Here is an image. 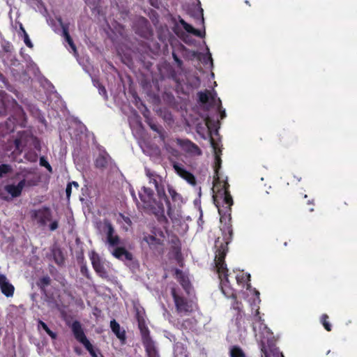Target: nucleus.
<instances>
[{
	"label": "nucleus",
	"instance_id": "obj_1",
	"mask_svg": "<svg viewBox=\"0 0 357 357\" xmlns=\"http://www.w3.org/2000/svg\"><path fill=\"white\" fill-rule=\"evenodd\" d=\"M96 229L100 234L105 236L104 243L114 257L125 263L131 261L133 259L132 254L121 245V238L108 219L97 222Z\"/></svg>",
	"mask_w": 357,
	"mask_h": 357
},
{
	"label": "nucleus",
	"instance_id": "obj_2",
	"mask_svg": "<svg viewBox=\"0 0 357 357\" xmlns=\"http://www.w3.org/2000/svg\"><path fill=\"white\" fill-rule=\"evenodd\" d=\"M227 250L226 246H223L222 243H221L220 248L216 251L215 264L220 280V286L222 293L228 298H234V292L228 284L227 268L224 261Z\"/></svg>",
	"mask_w": 357,
	"mask_h": 357
},
{
	"label": "nucleus",
	"instance_id": "obj_3",
	"mask_svg": "<svg viewBox=\"0 0 357 357\" xmlns=\"http://www.w3.org/2000/svg\"><path fill=\"white\" fill-rule=\"evenodd\" d=\"M146 176L149 178V184H152L154 185L155 190L157 192L158 197L164 199L167 206V215L171 218L173 219V212L172 210L170 202L166 195L165 187H164V179L163 178L158 174L156 172L151 171V169L146 168L145 169Z\"/></svg>",
	"mask_w": 357,
	"mask_h": 357
},
{
	"label": "nucleus",
	"instance_id": "obj_4",
	"mask_svg": "<svg viewBox=\"0 0 357 357\" xmlns=\"http://www.w3.org/2000/svg\"><path fill=\"white\" fill-rule=\"evenodd\" d=\"M153 191L144 186L139 192V197L143 203L144 208L150 210L154 214L162 213L164 212L163 204L160 202H157L153 198Z\"/></svg>",
	"mask_w": 357,
	"mask_h": 357
},
{
	"label": "nucleus",
	"instance_id": "obj_5",
	"mask_svg": "<svg viewBox=\"0 0 357 357\" xmlns=\"http://www.w3.org/2000/svg\"><path fill=\"white\" fill-rule=\"evenodd\" d=\"M172 295L174 298L176 309L180 315H188L193 311V303L186 298L176 294L175 289H172Z\"/></svg>",
	"mask_w": 357,
	"mask_h": 357
},
{
	"label": "nucleus",
	"instance_id": "obj_6",
	"mask_svg": "<svg viewBox=\"0 0 357 357\" xmlns=\"http://www.w3.org/2000/svg\"><path fill=\"white\" fill-rule=\"evenodd\" d=\"M33 185L34 184L32 183L31 181H26L25 179L20 181L17 185H6L4 187V190L8 194L10 195V197L4 195L2 192L0 193V197L4 200H9L13 198L20 197L21 195L23 188L25 186H31Z\"/></svg>",
	"mask_w": 357,
	"mask_h": 357
},
{
	"label": "nucleus",
	"instance_id": "obj_7",
	"mask_svg": "<svg viewBox=\"0 0 357 357\" xmlns=\"http://www.w3.org/2000/svg\"><path fill=\"white\" fill-rule=\"evenodd\" d=\"M71 330L75 339L82 344L86 349L91 347V342L86 338L80 322L75 321L71 325Z\"/></svg>",
	"mask_w": 357,
	"mask_h": 357
},
{
	"label": "nucleus",
	"instance_id": "obj_8",
	"mask_svg": "<svg viewBox=\"0 0 357 357\" xmlns=\"http://www.w3.org/2000/svg\"><path fill=\"white\" fill-rule=\"evenodd\" d=\"M31 216L37 220L38 223L41 225H45L47 221L51 220L52 213L49 208L43 207L32 211Z\"/></svg>",
	"mask_w": 357,
	"mask_h": 357
},
{
	"label": "nucleus",
	"instance_id": "obj_9",
	"mask_svg": "<svg viewBox=\"0 0 357 357\" xmlns=\"http://www.w3.org/2000/svg\"><path fill=\"white\" fill-rule=\"evenodd\" d=\"M173 168L176 174L185 179L188 183L192 185H195L196 184V179L194 175L184 169L181 164L174 162Z\"/></svg>",
	"mask_w": 357,
	"mask_h": 357
},
{
	"label": "nucleus",
	"instance_id": "obj_10",
	"mask_svg": "<svg viewBox=\"0 0 357 357\" xmlns=\"http://www.w3.org/2000/svg\"><path fill=\"white\" fill-rule=\"evenodd\" d=\"M176 142L178 145L181 146L183 149V150L188 153L197 155L202 154V151L199 149V148L196 144H195L188 139H177Z\"/></svg>",
	"mask_w": 357,
	"mask_h": 357
},
{
	"label": "nucleus",
	"instance_id": "obj_11",
	"mask_svg": "<svg viewBox=\"0 0 357 357\" xmlns=\"http://www.w3.org/2000/svg\"><path fill=\"white\" fill-rule=\"evenodd\" d=\"M0 289L6 296H13L15 288L3 274H0Z\"/></svg>",
	"mask_w": 357,
	"mask_h": 357
},
{
	"label": "nucleus",
	"instance_id": "obj_12",
	"mask_svg": "<svg viewBox=\"0 0 357 357\" xmlns=\"http://www.w3.org/2000/svg\"><path fill=\"white\" fill-rule=\"evenodd\" d=\"M60 26H61L63 31V36L64 37L66 41L68 43L71 50H73L75 54H77V48L75 45L73 43L72 38L70 37L68 33V26L67 24H65L61 17L58 19Z\"/></svg>",
	"mask_w": 357,
	"mask_h": 357
},
{
	"label": "nucleus",
	"instance_id": "obj_13",
	"mask_svg": "<svg viewBox=\"0 0 357 357\" xmlns=\"http://www.w3.org/2000/svg\"><path fill=\"white\" fill-rule=\"evenodd\" d=\"M93 267L96 272L102 278H107L108 277L107 272L103 264L101 263L98 256H93L91 258Z\"/></svg>",
	"mask_w": 357,
	"mask_h": 357
},
{
	"label": "nucleus",
	"instance_id": "obj_14",
	"mask_svg": "<svg viewBox=\"0 0 357 357\" xmlns=\"http://www.w3.org/2000/svg\"><path fill=\"white\" fill-rule=\"evenodd\" d=\"M143 239L148 243L151 249L160 252L162 250V241L160 239L156 238L152 235L145 236Z\"/></svg>",
	"mask_w": 357,
	"mask_h": 357
},
{
	"label": "nucleus",
	"instance_id": "obj_15",
	"mask_svg": "<svg viewBox=\"0 0 357 357\" xmlns=\"http://www.w3.org/2000/svg\"><path fill=\"white\" fill-rule=\"evenodd\" d=\"M110 327L112 332L121 341L122 343L125 342L126 340V331L122 329L119 323L113 319L110 321Z\"/></svg>",
	"mask_w": 357,
	"mask_h": 357
},
{
	"label": "nucleus",
	"instance_id": "obj_16",
	"mask_svg": "<svg viewBox=\"0 0 357 357\" xmlns=\"http://www.w3.org/2000/svg\"><path fill=\"white\" fill-rule=\"evenodd\" d=\"M221 230L223 234V240L225 242L226 245H227L231 240L233 234V230L231 228L230 220H228V222H225V224L222 225V227H221Z\"/></svg>",
	"mask_w": 357,
	"mask_h": 357
},
{
	"label": "nucleus",
	"instance_id": "obj_17",
	"mask_svg": "<svg viewBox=\"0 0 357 357\" xmlns=\"http://www.w3.org/2000/svg\"><path fill=\"white\" fill-rule=\"evenodd\" d=\"M176 275L183 289L187 291L188 294H189L190 289V284L188 278L185 276L183 272L180 270L176 271Z\"/></svg>",
	"mask_w": 357,
	"mask_h": 357
},
{
	"label": "nucleus",
	"instance_id": "obj_18",
	"mask_svg": "<svg viewBox=\"0 0 357 357\" xmlns=\"http://www.w3.org/2000/svg\"><path fill=\"white\" fill-rule=\"evenodd\" d=\"M110 160V157L107 155H99L96 160V166L100 169L106 168Z\"/></svg>",
	"mask_w": 357,
	"mask_h": 357
},
{
	"label": "nucleus",
	"instance_id": "obj_19",
	"mask_svg": "<svg viewBox=\"0 0 357 357\" xmlns=\"http://www.w3.org/2000/svg\"><path fill=\"white\" fill-rule=\"evenodd\" d=\"M180 24L183 28L188 33H192L193 35L199 37H202V34L199 30L195 29L191 25L188 24L184 20L181 19L179 20Z\"/></svg>",
	"mask_w": 357,
	"mask_h": 357
},
{
	"label": "nucleus",
	"instance_id": "obj_20",
	"mask_svg": "<svg viewBox=\"0 0 357 357\" xmlns=\"http://www.w3.org/2000/svg\"><path fill=\"white\" fill-rule=\"evenodd\" d=\"M261 350L264 353L262 357H284L278 348H270L268 350L262 349Z\"/></svg>",
	"mask_w": 357,
	"mask_h": 357
},
{
	"label": "nucleus",
	"instance_id": "obj_21",
	"mask_svg": "<svg viewBox=\"0 0 357 357\" xmlns=\"http://www.w3.org/2000/svg\"><path fill=\"white\" fill-rule=\"evenodd\" d=\"M198 96H199V101L204 104L209 102L210 100H211V102L215 101V98L212 96V93L209 91L199 92Z\"/></svg>",
	"mask_w": 357,
	"mask_h": 357
},
{
	"label": "nucleus",
	"instance_id": "obj_22",
	"mask_svg": "<svg viewBox=\"0 0 357 357\" xmlns=\"http://www.w3.org/2000/svg\"><path fill=\"white\" fill-rule=\"evenodd\" d=\"M167 190L173 202H177L178 204L182 202V197L176 191V190L172 185H168Z\"/></svg>",
	"mask_w": 357,
	"mask_h": 357
},
{
	"label": "nucleus",
	"instance_id": "obj_23",
	"mask_svg": "<svg viewBox=\"0 0 357 357\" xmlns=\"http://www.w3.org/2000/svg\"><path fill=\"white\" fill-rule=\"evenodd\" d=\"M38 327H41L45 332L54 340H55L57 337L56 333L52 331L47 326V325L41 320L38 321Z\"/></svg>",
	"mask_w": 357,
	"mask_h": 357
},
{
	"label": "nucleus",
	"instance_id": "obj_24",
	"mask_svg": "<svg viewBox=\"0 0 357 357\" xmlns=\"http://www.w3.org/2000/svg\"><path fill=\"white\" fill-rule=\"evenodd\" d=\"M51 279L49 276L46 275L43 277L37 282V285L40 289L45 290V287L50 284Z\"/></svg>",
	"mask_w": 357,
	"mask_h": 357
},
{
	"label": "nucleus",
	"instance_id": "obj_25",
	"mask_svg": "<svg viewBox=\"0 0 357 357\" xmlns=\"http://www.w3.org/2000/svg\"><path fill=\"white\" fill-rule=\"evenodd\" d=\"M231 357H245L243 351L236 347H234L230 351Z\"/></svg>",
	"mask_w": 357,
	"mask_h": 357
},
{
	"label": "nucleus",
	"instance_id": "obj_26",
	"mask_svg": "<svg viewBox=\"0 0 357 357\" xmlns=\"http://www.w3.org/2000/svg\"><path fill=\"white\" fill-rule=\"evenodd\" d=\"M223 202L227 205V208H230L233 204V200L231 196L225 190L223 192Z\"/></svg>",
	"mask_w": 357,
	"mask_h": 357
},
{
	"label": "nucleus",
	"instance_id": "obj_27",
	"mask_svg": "<svg viewBox=\"0 0 357 357\" xmlns=\"http://www.w3.org/2000/svg\"><path fill=\"white\" fill-rule=\"evenodd\" d=\"M12 172V167L9 165L3 164L0 165V177Z\"/></svg>",
	"mask_w": 357,
	"mask_h": 357
},
{
	"label": "nucleus",
	"instance_id": "obj_28",
	"mask_svg": "<svg viewBox=\"0 0 357 357\" xmlns=\"http://www.w3.org/2000/svg\"><path fill=\"white\" fill-rule=\"evenodd\" d=\"M54 256L55 261L58 264H61L63 262V257L61 256V252L59 250L54 252Z\"/></svg>",
	"mask_w": 357,
	"mask_h": 357
},
{
	"label": "nucleus",
	"instance_id": "obj_29",
	"mask_svg": "<svg viewBox=\"0 0 357 357\" xmlns=\"http://www.w3.org/2000/svg\"><path fill=\"white\" fill-rule=\"evenodd\" d=\"M328 319V316L326 314H324L322 315L321 317V321H322V324L324 326V328L328 331H330L331 330V324L326 321V319Z\"/></svg>",
	"mask_w": 357,
	"mask_h": 357
},
{
	"label": "nucleus",
	"instance_id": "obj_30",
	"mask_svg": "<svg viewBox=\"0 0 357 357\" xmlns=\"http://www.w3.org/2000/svg\"><path fill=\"white\" fill-rule=\"evenodd\" d=\"M21 29L23 31V33H24V41L25 43V44L29 47H33V44L31 43L29 38V36L28 34L26 33V32L25 31V30L23 29V27L21 26Z\"/></svg>",
	"mask_w": 357,
	"mask_h": 357
},
{
	"label": "nucleus",
	"instance_id": "obj_31",
	"mask_svg": "<svg viewBox=\"0 0 357 357\" xmlns=\"http://www.w3.org/2000/svg\"><path fill=\"white\" fill-rule=\"evenodd\" d=\"M143 339L146 341H148L149 337H148V329L145 327L142 328L141 325H139Z\"/></svg>",
	"mask_w": 357,
	"mask_h": 357
},
{
	"label": "nucleus",
	"instance_id": "obj_32",
	"mask_svg": "<svg viewBox=\"0 0 357 357\" xmlns=\"http://www.w3.org/2000/svg\"><path fill=\"white\" fill-rule=\"evenodd\" d=\"M98 91H99V93L100 95H102L105 98V99H107V91H106L105 88L103 86L99 85Z\"/></svg>",
	"mask_w": 357,
	"mask_h": 357
},
{
	"label": "nucleus",
	"instance_id": "obj_33",
	"mask_svg": "<svg viewBox=\"0 0 357 357\" xmlns=\"http://www.w3.org/2000/svg\"><path fill=\"white\" fill-rule=\"evenodd\" d=\"M245 278H246L247 280L249 281L250 280V274H248V275L246 274L245 275H244V274H242L241 276L237 275L236 276V280H237L238 282H242L245 280Z\"/></svg>",
	"mask_w": 357,
	"mask_h": 357
},
{
	"label": "nucleus",
	"instance_id": "obj_34",
	"mask_svg": "<svg viewBox=\"0 0 357 357\" xmlns=\"http://www.w3.org/2000/svg\"><path fill=\"white\" fill-rule=\"evenodd\" d=\"M40 165L42 166L45 167L50 172L52 171V167H51L50 165L43 158H40Z\"/></svg>",
	"mask_w": 357,
	"mask_h": 357
},
{
	"label": "nucleus",
	"instance_id": "obj_35",
	"mask_svg": "<svg viewBox=\"0 0 357 357\" xmlns=\"http://www.w3.org/2000/svg\"><path fill=\"white\" fill-rule=\"evenodd\" d=\"M172 56L178 66L181 67L183 64L182 61L177 56V55L174 52L172 53Z\"/></svg>",
	"mask_w": 357,
	"mask_h": 357
},
{
	"label": "nucleus",
	"instance_id": "obj_36",
	"mask_svg": "<svg viewBox=\"0 0 357 357\" xmlns=\"http://www.w3.org/2000/svg\"><path fill=\"white\" fill-rule=\"evenodd\" d=\"M138 22L140 23L142 26H146L148 24V21L146 18L143 17H140L138 18Z\"/></svg>",
	"mask_w": 357,
	"mask_h": 357
},
{
	"label": "nucleus",
	"instance_id": "obj_37",
	"mask_svg": "<svg viewBox=\"0 0 357 357\" xmlns=\"http://www.w3.org/2000/svg\"><path fill=\"white\" fill-rule=\"evenodd\" d=\"M71 191H72V186H71V184H68L67 186H66V197L68 199H69L70 196V194H71Z\"/></svg>",
	"mask_w": 357,
	"mask_h": 357
},
{
	"label": "nucleus",
	"instance_id": "obj_38",
	"mask_svg": "<svg viewBox=\"0 0 357 357\" xmlns=\"http://www.w3.org/2000/svg\"><path fill=\"white\" fill-rule=\"evenodd\" d=\"M58 228V222L57 221H54L52 222L50 225V229L51 231H54L56 230V229Z\"/></svg>",
	"mask_w": 357,
	"mask_h": 357
},
{
	"label": "nucleus",
	"instance_id": "obj_39",
	"mask_svg": "<svg viewBox=\"0 0 357 357\" xmlns=\"http://www.w3.org/2000/svg\"><path fill=\"white\" fill-rule=\"evenodd\" d=\"M86 350L90 353V354L93 357H96V355L95 354V351H93V346L91 344V347H89V349H86Z\"/></svg>",
	"mask_w": 357,
	"mask_h": 357
},
{
	"label": "nucleus",
	"instance_id": "obj_40",
	"mask_svg": "<svg viewBox=\"0 0 357 357\" xmlns=\"http://www.w3.org/2000/svg\"><path fill=\"white\" fill-rule=\"evenodd\" d=\"M69 184H71V186H75L76 188L79 187L78 183L76 181H73L71 183H69Z\"/></svg>",
	"mask_w": 357,
	"mask_h": 357
},
{
	"label": "nucleus",
	"instance_id": "obj_41",
	"mask_svg": "<svg viewBox=\"0 0 357 357\" xmlns=\"http://www.w3.org/2000/svg\"><path fill=\"white\" fill-rule=\"evenodd\" d=\"M151 128L153 130L157 131V132H159V130H158V128H157V126H155V125H152V126H151Z\"/></svg>",
	"mask_w": 357,
	"mask_h": 357
},
{
	"label": "nucleus",
	"instance_id": "obj_42",
	"mask_svg": "<svg viewBox=\"0 0 357 357\" xmlns=\"http://www.w3.org/2000/svg\"><path fill=\"white\" fill-rule=\"evenodd\" d=\"M206 125L207 126L208 128H209V119H208V118H207L206 119Z\"/></svg>",
	"mask_w": 357,
	"mask_h": 357
},
{
	"label": "nucleus",
	"instance_id": "obj_43",
	"mask_svg": "<svg viewBox=\"0 0 357 357\" xmlns=\"http://www.w3.org/2000/svg\"><path fill=\"white\" fill-rule=\"evenodd\" d=\"M225 116V112L223 111L222 113H221V118L223 119L224 117Z\"/></svg>",
	"mask_w": 357,
	"mask_h": 357
},
{
	"label": "nucleus",
	"instance_id": "obj_44",
	"mask_svg": "<svg viewBox=\"0 0 357 357\" xmlns=\"http://www.w3.org/2000/svg\"><path fill=\"white\" fill-rule=\"evenodd\" d=\"M202 22H204V17H203V16L202 17Z\"/></svg>",
	"mask_w": 357,
	"mask_h": 357
}]
</instances>
